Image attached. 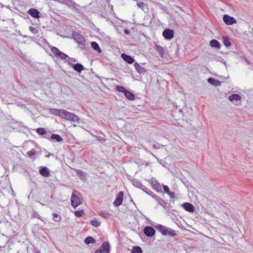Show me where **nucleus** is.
<instances>
[{"instance_id":"1","label":"nucleus","mask_w":253,"mask_h":253,"mask_svg":"<svg viewBox=\"0 0 253 253\" xmlns=\"http://www.w3.org/2000/svg\"><path fill=\"white\" fill-rule=\"evenodd\" d=\"M49 111L51 114L58 116L62 119L74 122L79 121V118L77 115L65 110L51 108Z\"/></svg>"},{"instance_id":"2","label":"nucleus","mask_w":253,"mask_h":253,"mask_svg":"<svg viewBox=\"0 0 253 253\" xmlns=\"http://www.w3.org/2000/svg\"><path fill=\"white\" fill-rule=\"evenodd\" d=\"M58 35L63 38L73 39L75 41H76L79 44L81 45L80 46V47L82 49L84 48V45L85 42V38L80 33H72V34H71L70 33H68V35Z\"/></svg>"},{"instance_id":"3","label":"nucleus","mask_w":253,"mask_h":253,"mask_svg":"<svg viewBox=\"0 0 253 253\" xmlns=\"http://www.w3.org/2000/svg\"><path fill=\"white\" fill-rule=\"evenodd\" d=\"M155 228L160 232L163 236H169L174 237L177 235V234L174 230L168 227L167 226L162 225L161 224H158L155 226Z\"/></svg>"},{"instance_id":"4","label":"nucleus","mask_w":253,"mask_h":253,"mask_svg":"<svg viewBox=\"0 0 253 253\" xmlns=\"http://www.w3.org/2000/svg\"><path fill=\"white\" fill-rule=\"evenodd\" d=\"M75 192H77V191H74L73 193L71 196V201L72 206L76 208L82 203V201L80 198L75 195Z\"/></svg>"},{"instance_id":"5","label":"nucleus","mask_w":253,"mask_h":253,"mask_svg":"<svg viewBox=\"0 0 253 253\" xmlns=\"http://www.w3.org/2000/svg\"><path fill=\"white\" fill-rule=\"evenodd\" d=\"M154 196V199L158 202V204L164 207L166 210H169L170 205L169 203L165 202L160 197L156 196Z\"/></svg>"},{"instance_id":"6","label":"nucleus","mask_w":253,"mask_h":253,"mask_svg":"<svg viewBox=\"0 0 253 253\" xmlns=\"http://www.w3.org/2000/svg\"><path fill=\"white\" fill-rule=\"evenodd\" d=\"M137 6L138 8H140L141 10H142L145 13H149V8L148 7V5L145 3L143 1H141V0H139L136 2Z\"/></svg>"},{"instance_id":"7","label":"nucleus","mask_w":253,"mask_h":253,"mask_svg":"<svg viewBox=\"0 0 253 253\" xmlns=\"http://www.w3.org/2000/svg\"><path fill=\"white\" fill-rule=\"evenodd\" d=\"M145 235L148 237H152L155 234L154 228L151 226H146L143 230Z\"/></svg>"},{"instance_id":"8","label":"nucleus","mask_w":253,"mask_h":253,"mask_svg":"<svg viewBox=\"0 0 253 253\" xmlns=\"http://www.w3.org/2000/svg\"><path fill=\"white\" fill-rule=\"evenodd\" d=\"M124 193L123 192L120 191L117 194L115 200L113 202L115 206L118 207L122 205Z\"/></svg>"},{"instance_id":"9","label":"nucleus","mask_w":253,"mask_h":253,"mask_svg":"<svg viewBox=\"0 0 253 253\" xmlns=\"http://www.w3.org/2000/svg\"><path fill=\"white\" fill-rule=\"evenodd\" d=\"M223 20L227 25H232L233 24L236 23V20L233 17H231L227 14L223 15Z\"/></svg>"},{"instance_id":"10","label":"nucleus","mask_w":253,"mask_h":253,"mask_svg":"<svg viewBox=\"0 0 253 253\" xmlns=\"http://www.w3.org/2000/svg\"><path fill=\"white\" fill-rule=\"evenodd\" d=\"M98 250L101 251V253H110V246L109 242H103L100 248Z\"/></svg>"},{"instance_id":"11","label":"nucleus","mask_w":253,"mask_h":253,"mask_svg":"<svg viewBox=\"0 0 253 253\" xmlns=\"http://www.w3.org/2000/svg\"><path fill=\"white\" fill-rule=\"evenodd\" d=\"M39 172L43 177H47L50 175L49 169H48V168L45 167H41Z\"/></svg>"},{"instance_id":"12","label":"nucleus","mask_w":253,"mask_h":253,"mask_svg":"<svg viewBox=\"0 0 253 253\" xmlns=\"http://www.w3.org/2000/svg\"><path fill=\"white\" fill-rule=\"evenodd\" d=\"M27 13L35 18H39L40 17V13L36 9L31 8L28 10Z\"/></svg>"},{"instance_id":"13","label":"nucleus","mask_w":253,"mask_h":253,"mask_svg":"<svg viewBox=\"0 0 253 253\" xmlns=\"http://www.w3.org/2000/svg\"><path fill=\"white\" fill-rule=\"evenodd\" d=\"M70 66H71L73 69L77 71L78 73H81L82 71L84 70V68L83 65L80 63H77L76 64H74L73 63L70 64Z\"/></svg>"},{"instance_id":"14","label":"nucleus","mask_w":253,"mask_h":253,"mask_svg":"<svg viewBox=\"0 0 253 253\" xmlns=\"http://www.w3.org/2000/svg\"><path fill=\"white\" fill-rule=\"evenodd\" d=\"M121 57L128 64H132L134 61V59L132 57L125 53L122 54Z\"/></svg>"},{"instance_id":"15","label":"nucleus","mask_w":253,"mask_h":253,"mask_svg":"<svg viewBox=\"0 0 253 253\" xmlns=\"http://www.w3.org/2000/svg\"><path fill=\"white\" fill-rule=\"evenodd\" d=\"M182 207L186 211L189 212H193L195 210L194 206L190 203H184L182 205Z\"/></svg>"},{"instance_id":"16","label":"nucleus","mask_w":253,"mask_h":253,"mask_svg":"<svg viewBox=\"0 0 253 253\" xmlns=\"http://www.w3.org/2000/svg\"><path fill=\"white\" fill-rule=\"evenodd\" d=\"M135 68L136 70L140 74H144L146 73V70L142 66L140 65L137 63L135 62L134 64Z\"/></svg>"},{"instance_id":"17","label":"nucleus","mask_w":253,"mask_h":253,"mask_svg":"<svg viewBox=\"0 0 253 253\" xmlns=\"http://www.w3.org/2000/svg\"><path fill=\"white\" fill-rule=\"evenodd\" d=\"M210 46L212 47L216 48V49H219L220 48V44L219 42L216 40L213 39L210 42Z\"/></svg>"},{"instance_id":"18","label":"nucleus","mask_w":253,"mask_h":253,"mask_svg":"<svg viewBox=\"0 0 253 253\" xmlns=\"http://www.w3.org/2000/svg\"><path fill=\"white\" fill-rule=\"evenodd\" d=\"M208 82L215 86L221 85V83L219 81L211 78H210L208 79Z\"/></svg>"},{"instance_id":"19","label":"nucleus","mask_w":253,"mask_h":253,"mask_svg":"<svg viewBox=\"0 0 253 253\" xmlns=\"http://www.w3.org/2000/svg\"><path fill=\"white\" fill-rule=\"evenodd\" d=\"M155 48L157 50V51L159 52L160 56L162 58H163L164 57V55H165V49H164V47L160 45H158L156 44L155 45Z\"/></svg>"},{"instance_id":"20","label":"nucleus","mask_w":253,"mask_h":253,"mask_svg":"<svg viewBox=\"0 0 253 253\" xmlns=\"http://www.w3.org/2000/svg\"><path fill=\"white\" fill-rule=\"evenodd\" d=\"M91 47L94 49L98 53H100L101 52V49L100 48L98 44L95 42H91Z\"/></svg>"},{"instance_id":"21","label":"nucleus","mask_w":253,"mask_h":253,"mask_svg":"<svg viewBox=\"0 0 253 253\" xmlns=\"http://www.w3.org/2000/svg\"><path fill=\"white\" fill-rule=\"evenodd\" d=\"M50 139L55 140L56 141L60 142L63 141V138L58 134H52L50 136Z\"/></svg>"},{"instance_id":"22","label":"nucleus","mask_w":253,"mask_h":253,"mask_svg":"<svg viewBox=\"0 0 253 253\" xmlns=\"http://www.w3.org/2000/svg\"><path fill=\"white\" fill-rule=\"evenodd\" d=\"M241 96L237 94H233L229 96V99L231 101L234 100L239 101L241 100Z\"/></svg>"},{"instance_id":"23","label":"nucleus","mask_w":253,"mask_h":253,"mask_svg":"<svg viewBox=\"0 0 253 253\" xmlns=\"http://www.w3.org/2000/svg\"><path fill=\"white\" fill-rule=\"evenodd\" d=\"M133 185L137 188L142 189L144 187V185L137 179H134L132 181Z\"/></svg>"},{"instance_id":"24","label":"nucleus","mask_w":253,"mask_h":253,"mask_svg":"<svg viewBox=\"0 0 253 253\" xmlns=\"http://www.w3.org/2000/svg\"><path fill=\"white\" fill-rule=\"evenodd\" d=\"M124 95L128 99L130 100H133L134 99V95L127 90L126 91H125Z\"/></svg>"},{"instance_id":"25","label":"nucleus","mask_w":253,"mask_h":253,"mask_svg":"<svg viewBox=\"0 0 253 253\" xmlns=\"http://www.w3.org/2000/svg\"><path fill=\"white\" fill-rule=\"evenodd\" d=\"M95 242H96V240H95V239L91 236L87 237L84 239V243L87 245H88L89 244L95 243Z\"/></svg>"},{"instance_id":"26","label":"nucleus","mask_w":253,"mask_h":253,"mask_svg":"<svg viewBox=\"0 0 253 253\" xmlns=\"http://www.w3.org/2000/svg\"><path fill=\"white\" fill-rule=\"evenodd\" d=\"M90 223L92 226L97 227L100 225L101 222L100 221L97 220L96 218H94L90 221Z\"/></svg>"},{"instance_id":"27","label":"nucleus","mask_w":253,"mask_h":253,"mask_svg":"<svg viewBox=\"0 0 253 253\" xmlns=\"http://www.w3.org/2000/svg\"><path fill=\"white\" fill-rule=\"evenodd\" d=\"M142 190L148 195L151 196L152 198L154 199V196H156V195L154 194L150 190L146 188L145 186L142 189Z\"/></svg>"},{"instance_id":"28","label":"nucleus","mask_w":253,"mask_h":253,"mask_svg":"<svg viewBox=\"0 0 253 253\" xmlns=\"http://www.w3.org/2000/svg\"><path fill=\"white\" fill-rule=\"evenodd\" d=\"M174 33H163V36L166 40H170L173 38Z\"/></svg>"},{"instance_id":"29","label":"nucleus","mask_w":253,"mask_h":253,"mask_svg":"<svg viewBox=\"0 0 253 253\" xmlns=\"http://www.w3.org/2000/svg\"><path fill=\"white\" fill-rule=\"evenodd\" d=\"M142 250L139 246H134L131 251V253H142Z\"/></svg>"},{"instance_id":"30","label":"nucleus","mask_w":253,"mask_h":253,"mask_svg":"<svg viewBox=\"0 0 253 253\" xmlns=\"http://www.w3.org/2000/svg\"><path fill=\"white\" fill-rule=\"evenodd\" d=\"M74 214L78 217H82L84 214V211L83 210L76 211Z\"/></svg>"},{"instance_id":"31","label":"nucleus","mask_w":253,"mask_h":253,"mask_svg":"<svg viewBox=\"0 0 253 253\" xmlns=\"http://www.w3.org/2000/svg\"><path fill=\"white\" fill-rule=\"evenodd\" d=\"M36 132L40 135L46 134V131L42 127L38 128Z\"/></svg>"},{"instance_id":"32","label":"nucleus","mask_w":253,"mask_h":253,"mask_svg":"<svg viewBox=\"0 0 253 253\" xmlns=\"http://www.w3.org/2000/svg\"><path fill=\"white\" fill-rule=\"evenodd\" d=\"M99 215L105 218H108L110 214L106 211H101L99 213Z\"/></svg>"},{"instance_id":"33","label":"nucleus","mask_w":253,"mask_h":253,"mask_svg":"<svg viewBox=\"0 0 253 253\" xmlns=\"http://www.w3.org/2000/svg\"><path fill=\"white\" fill-rule=\"evenodd\" d=\"M116 90L120 92H122L125 94V91H126V89L122 86H117L116 88Z\"/></svg>"},{"instance_id":"34","label":"nucleus","mask_w":253,"mask_h":253,"mask_svg":"<svg viewBox=\"0 0 253 253\" xmlns=\"http://www.w3.org/2000/svg\"><path fill=\"white\" fill-rule=\"evenodd\" d=\"M53 220L55 222H59L61 220V217H59L58 214L56 213H53Z\"/></svg>"},{"instance_id":"35","label":"nucleus","mask_w":253,"mask_h":253,"mask_svg":"<svg viewBox=\"0 0 253 253\" xmlns=\"http://www.w3.org/2000/svg\"><path fill=\"white\" fill-rule=\"evenodd\" d=\"M57 57H59L61 59H65L68 57V56L65 53L60 51Z\"/></svg>"},{"instance_id":"36","label":"nucleus","mask_w":253,"mask_h":253,"mask_svg":"<svg viewBox=\"0 0 253 253\" xmlns=\"http://www.w3.org/2000/svg\"><path fill=\"white\" fill-rule=\"evenodd\" d=\"M51 51L53 52V53L57 56L60 51L57 47H52L51 48Z\"/></svg>"},{"instance_id":"37","label":"nucleus","mask_w":253,"mask_h":253,"mask_svg":"<svg viewBox=\"0 0 253 253\" xmlns=\"http://www.w3.org/2000/svg\"><path fill=\"white\" fill-rule=\"evenodd\" d=\"M153 187L154 189L156 190V191L158 192H160L161 191V188L159 183H158L157 184H154L153 186Z\"/></svg>"},{"instance_id":"38","label":"nucleus","mask_w":253,"mask_h":253,"mask_svg":"<svg viewBox=\"0 0 253 253\" xmlns=\"http://www.w3.org/2000/svg\"><path fill=\"white\" fill-rule=\"evenodd\" d=\"M26 154L29 157L33 156V155H34L35 154V149H33L31 150L30 151L27 152Z\"/></svg>"},{"instance_id":"39","label":"nucleus","mask_w":253,"mask_h":253,"mask_svg":"<svg viewBox=\"0 0 253 253\" xmlns=\"http://www.w3.org/2000/svg\"><path fill=\"white\" fill-rule=\"evenodd\" d=\"M223 43H224V44L226 47H228L231 45V42L227 39H224Z\"/></svg>"},{"instance_id":"40","label":"nucleus","mask_w":253,"mask_h":253,"mask_svg":"<svg viewBox=\"0 0 253 253\" xmlns=\"http://www.w3.org/2000/svg\"><path fill=\"white\" fill-rule=\"evenodd\" d=\"M174 50H175V54H174V56L175 57H178L179 55V50H178V45H177L175 48H174Z\"/></svg>"},{"instance_id":"41","label":"nucleus","mask_w":253,"mask_h":253,"mask_svg":"<svg viewBox=\"0 0 253 253\" xmlns=\"http://www.w3.org/2000/svg\"><path fill=\"white\" fill-rule=\"evenodd\" d=\"M163 189L164 191L167 194L170 192L169 187L167 185H163Z\"/></svg>"},{"instance_id":"42","label":"nucleus","mask_w":253,"mask_h":253,"mask_svg":"<svg viewBox=\"0 0 253 253\" xmlns=\"http://www.w3.org/2000/svg\"><path fill=\"white\" fill-rule=\"evenodd\" d=\"M62 3L68 5V4H71L72 0H64V2H63Z\"/></svg>"},{"instance_id":"43","label":"nucleus","mask_w":253,"mask_h":253,"mask_svg":"<svg viewBox=\"0 0 253 253\" xmlns=\"http://www.w3.org/2000/svg\"><path fill=\"white\" fill-rule=\"evenodd\" d=\"M168 194L171 198L174 197V193L173 192H169Z\"/></svg>"},{"instance_id":"44","label":"nucleus","mask_w":253,"mask_h":253,"mask_svg":"<svg viewBox=\"0 0 253 253\" xmlns=\"http://www.w3.org/2000/svg\"><path fill=\"white\" fill-rule=\"evenodd\" d=\"M163 32H173V31L172 30H170V29H166L165 30H164Z\"/></svg>"},{"instance_id":"45","label":"nucleus","mask_w":253,"mask_h":253,"mask_svg":"<svg viewBox=\"0 0 253 253\" xmlns=\"http://www.w3.org/2000/svg\"><path fill=\"white\" fill-rule=\"evenodd\" d=\"M45 135L44 136V138H46L47 139H48L49 138V134H45Z\"/></svg>"},{"instance_id":"46","label":"nucleus","mask_w":253,"mask_h":253,"mask_svg":"<svg viewBox=\"0 0 253 253\" xmlns=\"http://www.w3.org/2000/svg\"><path fill=\"white\" fill-rule=\"evenodd\" d=\"M52 154H51V153H49V154H48L47 155H45V157H46L48 158V157H50V156H52Z\"/></svg>"},{"instance_id":"47","label":"nucleus","mask_w":253,"mask_h":253,"mask_svg":"<svg viewBox=\"0 0 253 253\" xmlns=\"http://www.w3.org/2000/svg\"><path fill=\"white\" fill-rule=\"evenodd\" d=\"M34 253H41L39 250H38L37 249V250H34Z\"/></svg>"},{"instance_id":"48","label":"nucleus","mask_w":253,"mask_h":253,"mask_svg":"<svg viewBox=\"0 0 253 253\" xmlns=\"http://www.w3.org/2000/svg\"><path fill=\"white\" fill-rule=\"evenodd\" d=\"M100 141H102V140H103L104 141H105L104 139L103 138H99L98 139Z\"/></svg>"},{"instance_id":"49","label":"nucleus","mask_w":253,"mask_h":253,"mask_svg":"<svg viewBox=\"0 0 253 253\" xmlns=\"http://www.w3.org/2000/svg\"><path fill=\"white\" fill-rule=\"evenodd\" d=\"M72 60L73 61H74V62H76V61H77V60H76V59L72 58Z\"/></svg>"},{"instance_id":"50","label":"nucleus","mask_w":253,"mask_h":253,"mask_svg":"<svg viewBox=\"0 0 253 253\" xmlns=\"http://www.w3.org/2000/svg\"><path fill=\"white\" fill-rule=\"evenodd\" d=\"M152 15H153V17H155V13L153 12H152Z\"/></svg>"},{"instance_id":"51","label":"nucleus","mask_w":253,"mask_h":253,"mask_svg":"<svg viewBox=\"0 0 253 253\" xmlns=\"http://www.w3.org/2000/svg\"><path fill=\"white\" fill-rule=\"evenodd\" d=\"M30 30H31V31H32V30H33V28H32V27H30Z\"/></svg>"},{"instance_id":"52","label":"nucleus","mask_w":253,"mask_h":253,"mask_svg":"<svg viewBox=\"0 0 253 253\" xmlns=\"http://www.w3.org/2000/svg\"><path fill=\"white\" fill-rule=\"evenodd\" d=\"M124 32H128V31H127V30L126 29H125Z\"/></svg>"},{"instance_id":"53","label":"nucleus","mask_w":253,"mask_h":253,"mask_svg":"<svg viewBox=\"0 0 253 253\" xmlns=\"http://www.w3.org/2000/svg\"><path fill=\"white\" fill-rule=\"evenodd\" d=\"M141 35H143V36H145L144 35V34L143 33H141Z\"/></svg>"},{"instance_id":"54","label":"nucleus","mask_w":253,"mask_h":253,"mask_svg":"<svg viewBox=\"0 0 253 253\" xmlns=\"http://www.w3.org/2000/svg\"><path fill=\"white\" fill-rule=\"evenodd\" d=\"M42 206H44V204H42V203H40Z\"/></svg>"},{"instance_id":"55","label":"nucleus","mask_w":253,"mask_h":253,"mask_svg":"<svg viewBox=\"0 0 253 253\" xmlns=\"http://www.w3.org/2000/svg\"><path fill=\"white\" fill-rule=\"evenodd\" d=\"M133 0L137 2L139 0Z\"/></svg>"},{"instance_id":"56","label":"nucleus","mask_w":253,"mask_h":253,"mask_svg":"<svg viewBox=\"0 0 253 253\" xmlns=\"http://www.w3.org/2000/svg\"><path fill=\"white\" fill-rule=\"evenodd\" d=\"M129 33H128V32L126 33V34H129Z\"/></svg>"}]
</instances>
